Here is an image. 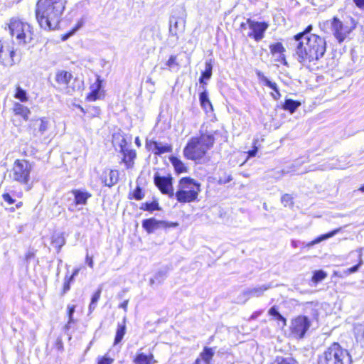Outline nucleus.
Wrapping results in <instances>:
<instances>
[{
    "label": "nucleus",
    "instance_id": "nucleus-9",
    "mask_svg": "<svg viewBox=\"0 0 364 364\" xmlns=\"http://www.w3.org/2000/svg\"><path fill=\"white\" fill-rule=\"evenodd\" d=\"M311 326V321L306 316H298L291 321L290 333L296 339L304 338Z\"/></svg>",
    "mask_w": 364,
    "mask_h": 364
},
{
    "label": "nucleus",
    "instance_id": "nucleus-47",
    "mask_svg": "<svg viewBox=\"0 0 364 364\" xmlns=\"http://www.w3.org/2000/svg\"><path fill=\"white\" fill-rule=\"evenodd\" d=\"M82 23L78 22L77 23V25L73 29H71L70 31H68L65 35H63V36L62 37L63 41H66L70 36L74 35L80 29V28L82 27Z\"/></svg>",
    "mask_w": 364,
    "mask_h": 364
},
{
    "label": "nucleus",
    "instance_id": "nucleus-57",
    "mask_svg": "<svg viewBox=\"0 0 364 364\" xmlns=\"http://www.w3.org/2000/svg\"><path fill=\"white\" fill-rule=\"evenodd\" d=\"M356 7L360 9H364V0H353Z\"/></svg>",
    "mask_w": 364,
    "mask_h": 364
},
{
    "label": "nucleus",
    "instance_id": "nucleus-60",
    "mask_svg": "<svg viewBox=\"0 0 364 364\" xmlns=\"http://www.w3.org/2000/svg\"><path fill=\"white\" fill-rule=\"evenodd\" d=\"M275 318L278 321H282L284 325H287V319L279 313Z\"/></svg>",
    "mask_w": 364,
    "mask_h": 364
},
{
    "label": "nucleus",
    "instance_id": "nucleus-55",
    "mask_svg": "<svg viewBox=\"0 0 364 364\" xmlns=\"http://www.w3.org/2000/svg\"><path fill=\"white\" fill-rule=\"evenodd\" d=\"M298 165H300V164L296 163V164H292L291 166L289 167V168L282 170L283 174H287V173H290L291 172L296 171V167Z\"/></svg>",
    "mask_w": 364,
    "mask_h": 364
},
{
    "label": "nucleus",
    "instance_id": "nucleus-40",
    "mask_svg": "<svg viewBox=\"0 0 364 364\" xmlns=\"http://www.w3.org/2000/svg\"><path fill=\"white\" fill-rule=\"evenodd\" d=\"M102 287H100L94 293V294L92 296L91 301L89 305V311L91 313L93 310L95 309L97 303L98 302L100 295L102 293Z\"/></svg>",
    "mask_w": 364,
    "mask_h": 364
},
{
    "label": "nucleus",
    "instance_id": "nucleus-13",
    "mask_svg": "<svg viewBox=\"0 0 364 364\" xmlns=\"http://www.w3.org/2000/svg\"><path fill=\"white\" fill-rule=\"evenodd\" d=\"M154 182L163 194L168 196L169 198L174 196L173 178L170 174L161 176L156 172L154 176Z\"/></svg>",
    "mask_w": 364,
    "mask_h": 364
},
{
    "label": "nucleus",
    "instance_id": "nucleus-21",
    "mask_svg": "<svg viewBox=\"0 0 364 364\" xmlns=\"http://www.w3.org/2000/svg\"><path fill=\"white\" fill-rule=\"evenodd\" d=\"M149 148L155 155H161L172 151V146L168 144H163L156 141H151L148 144Z\"/></svg>",
    "mask_w": 364,
    "mask_h": 364
},
{
    "label": "nucleus",
    "instance_id": "nucleus-37",
    "mask_svg": "<svg viewBox=\"0 0 364 364\" xmlns=\"http://www.w3.org/2000/svg\"><path fill=\"white\" fill-rule=\"evenodd\" d=\"M312 29V25H309L303 31L294 35L291 41H299L301 40V38L304 37L309 38L310 36H319L318 35L311 33Z\"/></svg>",
    "mask_w": 364,
    "mask_h": 364
},
{
    "label": "nucleus",
    "instance_id": "nucleus-45",
    "mask_svg": "<svg viewBox=\"0 0 364 364\" xmlns=\"http://www.w3.org/2000/svg\"><path fill=\"white\" fill-rule=\"evenodd\" d=\"M167 276V270L166 269H160L154 274L155 279H156L157 284H161Z\"/></svg>",
    "mask_w": 364,
    "mask_h": 364
},
{
    "label": "nucleus",
    "instance_id": "nucleus-23",
    "mask_svg": "<svg viewBox=\"0 0 364 364\" xmlns=\"http://www.w3.org/2000/svg\"><path fill=\"white\" fill-rule=\"evenodd\" d=\"M180 64L178 62L177 55H171L169 58L160 65L161 70H168L170 72L177 73L180 70Z\"/></svg>",
    "mask_w": 364,
    "mask_h": 364
},
{
    "label": "nucleus",
    "instance_id": "nucleus-18",
    "mask_svg": "<svg viewBox=\"0 0 364 364\" xmlns=\"http://www.w3.org/2000/svg\"><path fill=\"white\" fill-rule=\"evenodd\" d=\"M127 141L123 138L119 144L120 153L123 154L122 161L125 164L127 168H131L134 165V160L136 156L135 150L126 148Z\"/></svg>",
    "mask_w": 364,
    "mask_h": 364
},
{
    "label": "nucleus",
    "instance_id": "nucleus-50",
    "mask_svg": "<svg viewBox=\"0 0 364 364\" xmlns=\"http://www.w3.org/2000/svg\"><path fill=\"white\" fill-rule=\"evenodd\" d=\"M73 280H70L68 276H65L64 279L63 288L62 291V295L66 294L70 289V283Z\"/></svg>",
    "mask_w": 364,
    "mask_h": 364
},
{
    "label": "nucleus",
    "instance_id": "nucleus-39",
    "mask_svg": "<svg viewBox=\"0 0 364 364\" xmlns=\"http://www.w3.org/2000/svg\"><path fill=\"white\" fill-rule=\"evenodd\" d=\"M140 209L143 210L144 211H148V212L151 213L154 210H161V208L159 206V203L156 200H154L151 203L146 202V203H141Z\"/></svg>",
    "mask_w": 364,
    "mask_h": 364
},
{
    "label": "nucleus",
    "instance_id": "nucleus-20",
    "mask_svg": "<svg viewBox=\"0 0 364 364\" xmlns=\"http://www.w3.org/2000/svg\"><path fill=\"white\" fill-rule=\"evenodd\" d=\"M119 171L117 170H105L101 178L105 186L112 187L117 184L119 181Z\"/></svg>",
    "mask_w": 364,
    "mask_h": 364
},
{
    "label": "nucleus",
    "instance_id": "nucleus-53",
    "mask_svg": "<svg viewBox=\"0 0 364 364\" xmlns=\"http://www.w3.org/2000/svg\"><path fill=\"white\" fill-rule=\"evenodd\" d=\"M232 180V177L231 175L225 176L224 177H220L218 183L219 184H226L230 182Z\"/></svg>",
    "mask_w": 364,
    "mask_h": 364
},
{
    "label": "nucleus",
    "instance_id": "nucleus-1",
    "mask_svg": "<svg viewBox=\"0 0 364 364\" xmlns=\"http://www.w3.org/2000/svg\"><path fill=\"white\" fill-rule=\"evenodd\" d=\"M64 9L63 0H39L36 4V17L41 28L48 31L58 28Z\"/></svg>",
    "mask_w": 364,
    "mask_h": 364
},
{
    "label": "nucleus",
    "instance_id": "nucleus-27",
    "mask_svg": "<svg viewBox=\"0 0 364 364\" xmlns=\"http://www.w3.org/2000/svg\"><path fill=\"white\" fill-rule=\"evenodd\" d=\"M213 73V65L211 60L206 61L205 63V70L201 72V75L199 78L200 84L205 86L207 84V80H210Z\"/></svg>",
    "mask_w": 364,
    "mask_h": 364
},
{
    "label": "nucleus",
    "instance_id": "nucleus-31",
    "mask_svg": "<svg viewBox=\"0 0 364 364\" xmlns=\"http://www.w3.org/2000/svg\"><path fill=\"white\" fill-rule=\"evenodd\" d=\"M153 354L146 355L143 353H139L134 358L135 364H151L156 363Z\"/></svg>",
    "mask_w": 364,
    "mask_h": 364
},
{
    "label": "nucleus",
    "instance_id": "nucleus-58",
    "mask_svg": "<svg viewBox=\"0 0 364 364\" xmlns=\"http://www.w3.org/2000/svg\"><path fill=\"white\" fill-rule=\"evenodd\" d=\"M262 314V310L256 311L253 312L252 314L251 315L250 318V320H255V319H256Z\"/></svg>",
    "mask_w": 364,
    "mask_h": 364
},
{
    "label": "nucleus",
    "instance_id": "nucleus-10",
    "mask_svg": "<svg viewBox=\"0 0 364 364\" xmlns=\"http://www.w3.org/2000/svg\"><path fill=\"white\" fill-rule=\"evenodd\" d=\"M301 41H306L315 58L316 62L322 58L326 50V41L324 38L321 36H310L309 38H301Z\"/></svg>",
    "mask_w": 364,
    "mask_h": 364
},
{
    "label": "nucleus",
    "instance_id": "nucleus-16",
    "mask_svg": "<svg viewBox=\"0 0 364 364\" xmlns=\"http://www.w3.org/2000/svg\"><path fill=\"white\" fill-rule=\"evenodd\" d=\"M49 122L46 117L32 119L29 125V129L35 137H39L44 134L48 130Z\"/></svg>",
    "mask_w": 364,
    "mask_h": 364
},
{
    "label": "nucleus",
    "instance_id": "nucleus-14",
    "mask_svg": "<svg viewBox=\"0 0 364 364\" xmlns=\"http://www.w3.org/2000/svg\"><path fill=\"white\" fill-rule=\"evenodd\" d=\"M142 228L147 233L151 234L159 229H168L171 228H176L178 226V223L167 222L165 220H159L154 218L144 219L141 222Z\"/></svg>",
    "mask_w": 364,
    "mask_h": 364
},
{
    "label": "nucleus",
    "instance_id": "nucleus-8",
    "mask_svg": "<svg viewBox=\"0 0 364 364\" xmlns=\"http://www.w3.org/2000/svg\"><path fill=\"white\" fill-rule=\"evenodd\" d=\"M9 29L11 36H15L18 44L31 43L33 39V31L31 26L20 20L11 19L9 24Z\"/></svg>",
    "mask_w": 364,
    "mask_h": 364
},
{
    "label": "nucleus",
    "instance_id": "nucleus-54",
    "mask_svg": "<svg viewBox=\"0 0 364 364\" xmlns=\"http://www.w3.org/2000/svg\"><path fill=\"white\" fill-rule=\"evenodd\" d=\"M3 199L5 202H7L9 204H14L15 203V199H14L9 193H4L2 196Z\"/></svg>",
    "mask_w": 364,
    "mask_h": 364
},
{
    "label": "nucleus",
    "instance_id": "nucleus-46",
    "mask_svg": "<svg viewBox=\"0 0 364 364\" xmlns=\"http://www.w3.org/2000/svg\"><path fill=\"white\" fill-rule=\"evenodd\" d=\"M281 202L285 207H292L294 204L293 198L287 193L282 196Z\"/></svg>",
    "mask_w": 364,
    "mask_h": 364
},
{
    "label": "nucleus",
    "instance_id": "nucleus-48",
    "mask_svg": "<svg viewBox=\"0 0 364 364\" xmlns=\"http://www.w3.org/2000/svg\"><path fill=\"white\" fill-rule=\"evenodd\" d=\"M144 197V194L140 186H137L132 193V198L136 200H141Z\"/></svg>",
    "mask_w": 364,
    "mask_h": 364
},
{
    "label": "nucleus",
    "instance_id": "nucleus-22",
    "mask_svg": "<svg viewBox=\"0 0 364 364\" xmlns=\"http://www.w3.org/2000/svg\"><path fill=\"white\" fill-rule=\"evenodd\" d=\"M102 87V80L100 76L97 77L96 82L90 85V92L87 95V99L90 102H94L100 97V90Z\"/></svg>",
    "mask_w": 364,
    "mask_h": 364
},
{
    "label": "nucleus",
    "instance_id": "nucleus-52",
    "mask_svg": "<svg viewBox=\"0 0 364 364\" xmlns=\"http://www.w3.org/2000/svg\"><path fill=\"white\" fill-rule=\"evenodd\" d=\"M35 257H36L35 252L33 250H28L25 256V260H26L27 265H28V264L31 262V261L32 259H34Z\"/></svg>",
    "mask_w": 364,
    "mask_h": 364
},
{
    "label": "nucleus",
    "instance_id": "nucleus-35",
    "mask_svg": "<svg viewBox=\"0 0 364 364\" xmlns=\"http://www.w3.org/2000/svg\"><path fill=\"white\" fill-rule=\"evenodd\" d=\"M126 333V325H125V319L123 320L122 323H118L117 328L116 331V335L114 341V345H117L119 343Z\"/></svg>",
    "mask_w": 364,
    "mask_h": 364
},
{
    "label": "nucleus",
    "instance_id": "nucleus-33",
    "mask_svg": "<svg viewBox=\"0 0 364 364\" xmlns=\"http://www.w3.org/2000/svg\"><path fill=\"white\" fill-rule=\"evenodd\" d=\"M215 355V350L213 348L204 347L203 351L200 353L199 358L205 361L208 364L210 363V360Z\"/></svg>",
    "mask_w": 364,
    "mask_h": 364
},
{
    "label": "nucleus",
    "instance_id": "nucleus-56",
    "mask_svg": "<svg viewBox=\"0 0 364 364\" xmlns=\"http://www.w3.org/2000/svg\"><path fill=\"white\" fill-rule=\"evenodd\" d=\"M279 314L277 306H273L269 310V314L273 317H276Z\"/></svg>",
    "mask_w": 364,
    "mask_h": 364
},
{
    "label": "nucleus",
    "instance_id": "nucleus-4",
    "mask_svg": "<svg viewBox=\"0 0 364 364\" xmlns=\"http://www.w3.org/2000/svg\"><path fill=\"white\" fill-rule=\"evenodd\" d=\"M200 191V185L194 179L183 177L180 179L178 190L174 196L179 203H191L195 201Z\"/></svg>",
    "mask_w": 364,
    "mask_h": 364
},
{
    "label": "nucleus",
    "instance_id": "nucleus-28",
    "mask_svg": "<svg viewBox=\"0 0 364 364\" xmlns=\"http://www.w3.org/2000/svg\"><path fill=\"white\" fill-rule=\"evenodd\" d=\"M65 244V238L63 232L55 233L51 237V245L56 248L57 252H60L62 247Z\"/></svg>",
    "mask_w": 364,
    "mask_h": 364
},
{
    "label": "nucleus",
    "instance_id": "nucleus-30",
    "mask_svg": "<svg viewBox=\"0 0 364 364\" xmlns=\"http://www.w3.org/2000/svg\"><path fill=\"white\" fill-rule=\"evenodd\" d=\"M72 74L67 71H59L55 75V81L61 85H68L72 79Z\"/></svg>",
    "mask_w": 364,
    "mask_h": 364
},
{
    "label": "nucleus",
    "instance_id": "nucleus-42",
    "mask_svg": "<svg viewBox=\"0 0 364 364\" xmlns=\"http://www.w3.org/2000/svg\"><path fill=\"white\" fill-rule=\"evenodd\" d=\"M327 277V274L322 269L316 270L313 273L312 276V282L315 284H318V282L323 280Z\"/></svg>",
    "mask_w": 364,
    "mask_h": 364
},
{
    "label": "nucleus",
    "instance_id": "nucleus-51",
    "mask_svg": "<svg viewBox=\"0 0 364 364\" xmlns=\"http://www.w3.org/2000/svg\"><path fill=\"white\" fill-rule=\"evenodd\" d=\"M68 318H70V323H74L73 314L75 311V306L69 304L68 305Z\"/></svg>",
    "mask_w": 364,
    "mask_h": 364
},
{
    "label": "nucleus",
    "instance_id": "nucleus-64",
    "mask_svg": "<svg viewBox=\"0 0 364 364\" xmlns=\"http://www.w3.org/2000/svg\"><path fill=\"white\" fill-rule=\"evenodd\" d=\"M193 364H208V363H205V361H203V360H200V358H198Z\"/></svg>",
    "mask_w": 364,
    "mask_h": 364
},
{
    "label": "nucleus",
    "instance_id": "nucleus-19",
    "mask_svg": "<svg viewBox=\"0 0 364 364\" xmlns=\"http://www.w3.org/2000/svg\"><path fill=\"white\" fill-rule=\"evenodd\" d=\"M256 75L264 86H267L273 90V92L270 93L272 98L275 100H278L281 97V93L277 83L269 80L260 70H257Z\"/></svg>",
    "mask_w": 364,
    "mask_h": 364
},
{
    "label": "nucleus",
    "instance_id": "nucleus-12",
    "mask_svg": "<svg viewBox=\"0 0 364 364\" xmlns=\"http://www.w3.org/2000/svg\"><path fill=\"white\" fill-rule=\"evenodd\" d=\"M248 28L250 30L247 36L259 42L264 37V33L269 27L268 23L265 21H257L247 18Z\"/></svg>",
    "mask_w": 364,
    "mask_h": 364
},
{
    "label": "nucleus",
    "instance_id": "nucleus-34",
    "mask_svg": "<svg viewBox=\"0 0 364 364\" xmlns=\"http://www.w3.org/2000/svg\"><path fill=\"white\" fill-rule=\"evenodd\" d=\"M354 334L356 341L364 346V323H358L354 326Z\"/></svg>",
    "mask_w": 364,
    "mask_h": 364
},
{
    "label": "nucleus",
    "instance_id": "nucleus-44",
    "mask_svg": "<svg viewBox=\"0 0 364 364\" xmlns=\"http://www.w3.org/2000/svg\"><path fill=\"white\" fill-rule=\"evenodd\" d=\"M363 259H362V254L361 252H360L358 254V262L357 264L347 269L346 271H345V273L346 274H353V273H355L357 272L358 270H359V268L360 267V266L363 264Z\"/></svg>",
    "mask_w": 364,
    "mask_h": 364
},
{
    "label": "nucleus",
    "instance_id": "nucleus-49",
    "mask_svg": "<svg viewBox=\"0 0 364 364\" xmlns=\"http://www.w3.org/2000/svg\"><path fill=\"white\" fill-rule=\"evenodd\" d=\"M114 359L109 357L107 354L97 358V364H112Z\"/></svg>",
    "mask_w": 364,
    "mask_h": 364
},
{
    "label": "nucleus",
    "instance_id": "nucleus-38",
    "mask_svg": "<svg viewBox=\"0 0 364 364\" xmlns=\"http://www.w3.org/2000/svg\"><path fill=\"white\" fill-rule=\"evenodd\" d=\"M14 97L21 102H26L28 100L27 92L18 85L16 87Z\"/></svg>",
    "mask_w": 364,
    "mask_h": 364
},
{
    "label": "nucleus",
    "instance_id": "nucleus-17",
    "mask_svg": "<svg viewBox=\"0 0 364 364\" xmlns=\"http://www.w3.org/2000/svg\"><path fill=\"white\" fill-rule=\"evenodd\" d=\"M272 287L270 284H263L255 287H250L245 289L239 296V299L243 297L245 303L250 297H259L263 295L264 292Z\"/></svg>",
    "mask_w": 364,
    "mask_h": 364
},
{
    "label": "nucleus",
    "instance_id": "nucleus-6",
    "mask_svg": "<svg viewBox=\"0 0 364 364\" xmlns=\"http://www.w3.org/2000/svg\"><path fill=\"white\" fill-rule=\"evenodd\" d=\"M346 357L351 361L348 351L343 348L338 343H332L318 357L317 364H344Z\"/></svg>",
    "mask_w": 364,
    "mask_h": 364
},
{
    "label": "nucleus",
    "instance_id": "nucleus-7",
    "mask_svg": "<svg viewBox=\"0 0 364 364\" xmlns=\"http://www.w3.org/2000/svg\"><path fill=\"white\" fill-rule=\"evenodd\" d=\"M293 48V57L303 66L309 68L316 64V60L306 41H291Z\"/></svg>",
    "mask_w": 364,
    "mask_h": 364
},
{
    "label": "nucleus",
    "instance_id": "nucleus-59",
    "mask_svg": "<svg viewBox=\"0 0 364 364\" xmlns=\"http://www.w3.org/2000/svg\"><path fill=\"white\" fill-rule=\"evenodd\" d=\"M85 260H86V263H87V264L90 267L92 268V267H93V264H94L92 257H90L88 255V254H87Z\"/></svg>",
    "mask_w": 364,
    "mask_h": 364
},
{
    "label": "nucleus",
    "instance_id": "nucleus-25",
    "mask_svg": "<svg viewBox=\"0 0 364 364\" xmlns=\"http://www.w3.org/2000/svg\"><path fill=\"white\" fill-rule=\"evenodd\" d=\"M12 112L14 115L22 117V119L26 122L28 120L29 116L31 113L28 107L17 102H14Z\"/></svg>",
    "mask_w": 364,
    "mask_h": 364
},
{
    "label": "nucleus",
    "instance_id": "nucleus-41",
    "mask_svg": "<svg viewBox=\"0 0 364 364\" xmlns=\"http://www.w3.org/2000/svg\"><path fill=\"white\" fill-rule=\"evenodd\" d=\"M272 364H297V361L291 356H277Z\"/></svg>",
    "mask_w": 364,
    "mask_h": 364
},
{
    "label": "nucleus",
    "instance_id": "nucleus-3",
    "mask_svg": "<svg viewBox=\"0 0 364 364\" xmlns=\"http://www.w3.org/2000/svg\"><path fill=\"white\" fill-rule=\"evenodd\" d=\"M358 21L351 16H348L343 21L340 20L337 16H334L331 20V31L339 43H343L346 39H351V34L355 29Z\"/></svg>",
    "mask_w": 364,
    "mask_h": 364
},
{
    "label": "nucleus",
    "instance_id": "nucleus-32",
    "mask_svg": "<svg viewBox=\"0 0 364 364\" xmlns=\"http://www.w3.org/2000/svg\"><path fill=\"white\" fill-rule=\"evenodd\" d=\"M301 105L300 102L291 99H286L282 107L284 110L288 111L290 113H294L297 108Z\"/></svg>",
    "mask_w": 364,
    "mask_h": 364
},
{
    "label": "nucleus",
    "instance_id": "nucleus-11",
    "mask_svg": "<svg viewBox=\"0 0 364 364\" xmlns=\"http://www.w3.org/2000/svg\"><path fill=\"white\" fill-rule=\"evenodd\" d=\"M12 45L0 43V63L6 67H11L20 61Z\"/></svg>",
    "mask_w": 364,
    "mask_h": 364
},
{
    "label": "nucleus",
    "instance_id": "nucleus-2",
    "mask_svg": "<svg viewBox=\"0 0 364 364\" xmlns=\"http://www.w3.org/2000/svg\"><path fill=\"white\" fill-rule=\"evenodd\" d=\"M215 144V137L213 133H202L198 137H192L183 149V155L186 158L193 161L202 159L207 151Z\"/></svg>",
    "mask_w": 364,
    "mask_h": 364
},
{
    "label": "nucleus",
    "instance_id": "nucleus-26",
    "mask_svg": "<svg viewBox=\"0 0 364 364\" xmlns=\"http://www.w3.org/2000/svg\"><path fill=\"white\" fill-rule=\"evenodd\" d=\"M201 87L203 89V91L199 95V101L200 106L206 113L213 112V105L209 100L208 93L206 90V87L205 86H202Z\"/></svg>",
    "mask_w": 364,
    "mask_h": 364
},
{
    "label": "nucleus",
    "instance_id": "nucleus-5",
    "mask_svg": "<svg viewBox=\"0 0 364 364\" xmlns=\"http://www.w3.org/2000/svg\"><path fill=\"white\" fill-rule=\"evenodd\" d=\"M34 167V164L28 160L16 159L9 173V177L12 181H16L21 185L26 186V190L31 188L29 182L31 180V173Z\"/></svg>",
    "mask_w": 364,
    "mask_h": 364
},
{
    "label": "nucleus",
    "instance_id": "nucleus-62",
    "mask_svg": "<svg viewBox=\"0 0 364 364\" xmlns=\"http://www.w3.org/2000/svg\"><path fill=\"white\" fill-rule=\"evenodd\" d=\"M257 153V148L255 146L252 150H250L248 151V156L250 157H254Z\"/></svg>",
    "mask_w": 364,
    "mask_h": 364
},
{
    "label": "nucleus",
    "instance_id": "nucleus-29",
    "mask_svg": "<svg viewBox=\"0 0 364 364\" xmlns=\"http://www.w3.org/2000/svg\"><path fill=\"white\" fill-rule=\"evenodd\" d=\"M338 232H339V229L333 230L329 232H327L326 234L318 236L315 240L311 241L309 243H306V245L304 242H303L302 245H305L306 247H312V246L315 245L316 244H318L325 240H327L328 238L333 237Z\"/></svg>",
    "mask_w": 364,
    "mask_h": 364
},
{
    "label": "nucleus",
    "instance_id": "nucleus-36",
    "mask_svg": "<svg viewBox=\"0 0 364 364\" xmlns=\"http://www.w3.org/2000/svg\"><path fill=\"white\" fill-rule=\"evenodd\" d=\"M170 161L174 167V169L177 173H181L187 171V168L185 164L176 156H171Z\"/></svg>",
    "mask_w": 364,
    "mask_h": 364
},
{
    "label": "nucleus",
    "instance_id": "nucleus-15",
    "mask_svg": "<svg viewBox=\"0 0 364 364\" xmlns=\"http://www.w3.org/2000/svg\"><path fill=\"white\" fill-rule=\"evenodd\" d=\"M186 12L181 9L178 16L172 15L169 18V33L172 37H175L176 40L178 38V33H182L185 28Z\"/></svg>",
    "mask_w": 364,
    "mask_h": 364
},
{
    "label": "nucleus",
    "instance_id": "nucleus-43",
    "mask_svg": "<svg viewBox=\"0 0 364 364\" xmlns=\"http://www.w3.org/2000/svg\"><path fill=\"white\" fill-rule=\"evenodd\" d=\"M269 49L272 55H276L277 53L284 55V53L285 52V48L282 43H276L274 44L270 45Z\"/></svg>",
    "mask_w": 364,
    "mask_h": 364
},
{
    "label": "nucleus",
    "instance_id": "nucleus-63",
    "mask_svg": "<svg viewBox=\"0 0 364 364\" xmlns=\"http://www.w3.org/2000/svg\"><path fill=\"white\" fill-rule=\"evenodd\" d=\"M247 28H248L247 20L246 21V22H242L240 23V29L241 31L246 30Z\"/></svg>",
    "mask_w": 364,
    "mask_h": 364
},
{
    "label": "nucleus",
    "instance_id": "nucleus-24",
    "mask_svg": "<svg viewBox=\"0 0 364 364\" xmlns=\"http://www.w3.org/2000/svg\"><path fill=\"white\" fill-rule=\"evenodd\" d=\"M71 193L74 196V203L76 206L86 205L87 200L92 196L88 191L80 189H73Z\"/></svg>",
    "mask_w": 364,
    "mask_h": 364
},
{
    "label": "nucleus",
    "instance_id": "nucleus-61",
    "mask_svg": "<svg viewBox=\"0 0 364 364\" xmlns=\"http://www.w3.org/2000/svg\"><path fill=\"white\" fill-rule=\"evenodd\" d=\"M80 269L76 268L73 270L71 276L68 277L70 280H74L75 277L79 274Z\"/></svg>",
    "mask_w": 364,
    "mask_h": 364
}]
</instances>
